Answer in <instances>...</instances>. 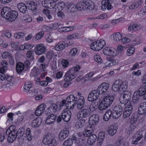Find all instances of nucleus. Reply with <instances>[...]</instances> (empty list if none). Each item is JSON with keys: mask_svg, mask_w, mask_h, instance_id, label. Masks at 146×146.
Masks as SVG:
<instances>
[{"mask_svg": "<svg viewBox=\"0 0 146 146\" xmlns=\"http://www.w3.org/2000/svg\"><path fill=\"white\" fill-rule=\"evenodd\" d=\"M33 47V46L32 45H30L27 43L25 44L22 45L21 47L20 48L21 50H31Z\"/></svg>", "mask_w": 146, "mask_h": 146, "instance_id": "48", "label": "nucleus"}, {"mask_svg": "<svg viewBox=\"0 0 146 146\" xmlns=\"http://www.w3.org/2000/svg\"><path fill=\"white\" fill-rule=\"evenodd\" d=\"M26 55L28 60L32 61L34 59V56L31 51H28Z\"/></svg>", "mask_w": 146, "mask_h": 146, "instance_id": "51", "label": "nucleus"}, {"mask_svg": "<svg viewBox=\"0 0 146 146\" xmlns=\"http://www.w3.org/2000/svg\"><path fill=\"white\" fill-rule=\"evenodd\" d=\"M124 106L122 104V105H117L114 108V110L115 111H116L119 114L121 115L122 114L123 111V106Z\"/></svg>", "mask_w": 146, "mask_h": 146, "instance_id": "43", "label": "nucleus"}, {"mask_svg": "<svg viewBox=\"0 0 146 146\" xmlns=\"http://www.w3.org/2000/svg\"><path fill=\"white\" fill-rule=\"evenodd\" d=\"M51 0H45L42 1V6L45 8H47L48 5L50 1H51Z\"/></svg>", "mask_w": 146, "mask_h": 146, "instance_id": "62", "label": "nucleus"}, {"mask_svg": "<svg viewBox=\"0 0 146 146\" xmlns=\"http://www.w3.org/2000/svg\"><path fill=\"white\" fill-rule=\"evenodd\" d=\"M78 98L76 97H75L73 95H70L68 96L66 100H63L60 104L61 106H66V104H71L74 102H76Z\"/></svg>", "mask_w": 146, "mask_h": 146, "instance_id": "7", "label": "nucleus"}, {"mask_svg": "<svg viewBox=\"0 0 146 146\" xmlns=\"http://www.w3.org/2000/svg\"><path fill=\"white\" fill-rule=\"evenodd\" d=\"M25 135L28 141L31 140L33 137L31 135V129L29 128H27L26 131Z\"/></svg>", "mask_w": 146, "mask_h": 146, "instance_id": "47", "label": "nucleus"}, {"mask_svg": "<svg viewBox=\"0 0 146 146\" xmlns=\"http://www.w3.org/2000/svg\"><path fill=\"white\" fill-rule=\"evenodd\" d=\"M84 1H82L79 2L76 5L78 10L80 11L86 10V9Z\"/></svg>", "mask_w": 146, "mask_h": 146, "instance_id": "34", "label": "nucleus"}, {"mask_svg": "<svg viewBox=\"0 0 146 146\" xmlns=\"http://www.w3.org/2000/svg\"><path fill=\"white\" fill-rule=\"evenodd\" d=\"M44 34V32L43 31H40V32L37 33L36 35V38L38 40L41 38Z\"/></svg>", "mask_w": 146, "mask_h": 146, "instance_id": "64", "label": "nucleus"}, {"mask_svg": "<svg viewBox=\"0 0 146 146\" xmlns=\"http://www.w3.org/2000/svg\"><path fill=\"white\" fill-rule=\"evenodd\" d=\"M16 131L17 132L16 133V137H18L19 139H23V137H24L25 135L24 130V128H20L18 130L16 129V127L15 126V131Z\"/></svg>", "mask_w": 146, "mask_h": 146, "instance_id": "27", "label": "nucleus"}, {"mask_svg": "<svg viewBox=\"0 0 146 146\" xmlns=\"http://www.w3.org/2000/svg\"><path fill=\"white\" fill-rule=\"evenodd\" d=\"M80 35L78 33H74L73 34L68 35L67 36L68 40H70L72 39H76L80 38Z\"/></svg>", "mask_w": 146, "mask_h": 146, "instance_id": "39", "label": "nucleus"}, {"mask_svg": "<svg viewBox=\"0 0 146 146\" xmlns=\"http://www.w3.org/2000/svg\"><path fill=\"white\" fill-rule=\"evenodd\" d=\"M42 120L40 117H37L32 121L31 125L33 127L36 128L39 127L42 123Z\"/></svg>", "mask_w": 146, "mask_h": 146, "instance_id": "25", "label": "nucleus"}, {"mask_svg": "<svg viewBox=\"0 0 146 146\" xmlns=\"http://www.w3.org/2000/svg\"><path fill=\"white\" fill-rule=\"evenodd\" d=\"M74 27H63L58 29V31L61 32L70 31L73 30Z\"/></svg>", "mask_w": 146, "mask_h": 146, "instance_id": "38", "label": "nucleus"}, {"mask_svg": "<svg viewBox=\"0 0 146 146\" xmlns=\"http://www.w3.org/2000/svg\"><path fill=\"white\" fill-rule=\"evenodd\" d=\"M123 82L120 80H116L112 86V89L114 92H121L125 91L127 86L123 85Z\"/></svg>", "mask_w": 146, "mask_h": 146, "instance_id": "3", "label": "nucleus"}, {"mask_svg": "<svg viewBox=\"0 0 146 146\" xmlns=\"http://www.w3.org/2000/svg\"><path fill=\"white\" fill-rule=\"evenodd\" d=\"M133 110V107L131 103L128 104L123 110V117L125 118L129 117L131 115Z\"/></svg>", "mask_w": 146, "mask_h": 146, "instance_id": "12", "label": "nucleus"}, {"mask_svg": "<svg viewBox=\"0 0 146 146\" xmlns=\"http://www.w3.org/2000/svg\"><path fill=\"white\" fill-rule=\"evenodd\" d=\"M58 8L59 9L62 10L65 7V4L64 2H61L58 3Z\"/></svg>", "mask_w": 146, "mask_h": 146, "instance_id": "63", "label": "nucleus"}, {"mask_svg": "<svg viewBox=\"0 0 146 146\" xmlns=\"http://www.w3.org/2000/svg\"><path fill=\"white\" fill-rule=\"evenodd\" d=\"M46 115L48 117H46L45 122L46 124L50 125L54 123L56 120V115L53 114L49 113L47 115V113H45Z\"/></svg>", "mask_w": 146, "mask_h": 146, "instance_id": "15", "label": "nucleus"}, {"mask_svg": "<svg viewBox=\"0 0 146 146\" xmlns=\"http://www.w3.org/2000/svg\"><path fill=\"white\" fill-rule=\"evenodd\" d=\"M66 44L64 41L59 42L55 47V49L58 51H60L64 49L66 46Z\"/></svg>", "mask_w": 146, "mask_h": 146, "instance_id": "30", "label": "nucleus"}, {"mask_svg": "<svg viewBox=\"0 0 146 146\" xmlns=\"http://www.w3.org/2000/svg\"><path fill=\"white\" fill-rule=\"evenodd\" d=\"M137 91L140 95L144 96L146 94V84L143 83L141 84Z\"/></svg>", "mask_w": 146, "mask_h": 146, "instance_id": "24", "label": "nucleus"}, {"mask_svg": "<svg viewBox=\"0 0 146 146\" xmlns=\"http://www.w3.org/2000/svg\"><path fill=\"white\" fill-rule=\"evenodd\" d=\"M86 9L92 10L94 8V4L93 2L91 0H84Z\"/></svg>", "mask_w": 146, "mask_h": 146, "instance_id": "26", "label": "nucleus"}, {"mask_svg": "<svg viewBox=\"0 0 146 146\" xmlns=\"http://www.w3.org/2000/svg\"><path fill=\"white\" fill-rule=\"evenodd\" d=\"M97 138L96 135L94 134H92L89 137L88 141L90 143L92 144L95 141Z\"/></svg>", "mask_w": 146, "mask_h": 146, "instance_id": "45", "label": "nucleus"}, {"mask_svg": "<svg viewBox=\"0 0 146 146\" xmlns=\"http://www.w3.org/2000/svg\"><path fill=\"white\" fill-rule=\"evenodd\" d=\"M99 121V117L96 114H94L90 117L89 119V123L90 125H89V127L91 128V125H96Z\"/></svg>", "mask_w": 146, "mask_h": 146, "instance_id": "16", "label": "nucleus"}, {"mask_svg": "<svg viewBox=\"0 0 146 146\" xmlns=\"http://www.w3.org/2000/svg\"><path fill=\"white\" fill-rule=\"evenodd\" d=\"M142 3L141 0H138L130 5L129 6V8L132 10L137 9L141 5Z\"/></svg>", "mask_w": 146, "mask_h": 146, "instance_id": "37", "label": "nucleus"}, {"mask_svg": "<svg viewBox=\"0 0 146 146\" xmlns=\"http://www.w3.org/2000/svg\"><path fill=\"white\" fill-rule=\"evenodd\" d=\"M111 116H112L113 118L114 119L118 118L121 115L119 114L116 111H115V110H113L112 111Z\"/></svg>", "mask_w": 146, "mask_h": 146, "instance_id": "54", "label": "nucleus"}, {"mask_svg": "<svg viewBox=\"0 0 146 146\" xmlns=\"http://www.w3.org/2000/svg\"><path fill=\"white\" fill-rule=\"evenodd\" d=\"M98 41L93 42L91 44V48L94 50L98 51L102 49L101 48V45L99 44Z\"/></svg>", "mask_w": 146, "mask_h": 146, "instance_id": "33", "label": "nucleus"}, {"mask_svg": "<svg viewBox=\"0 0 146 146\" xmlns=\"http://www.w3.org/2000/svg\"><path fill=\"white\" fill-rule=\"evenodd\" d=\"M112 111L110 109L107 110L104 114L103 120L106 121H108L111 116Z\"/></svg>", "mask_w": 146, "mask_h": 146, "instance_id": "36", "label": "nucleus"}, {"mask_svg": "<svg viewBox=\"0 0 146 146\" xmlns=\"http://www.w3.org/2000/svg\"><path fill=\"white\" fill-rule=\"evenodd\" d=\"M109 87V84L106 83H103L100 85L96 91L98 94H102L106 92Z\"/></svg>", "mask_w": 146, "mask_h": 146, "instance_id": "10", "label": "nucleus"}, {"mask_svg": "<svg viewBox=\"0 0 146 146\" xmlns=\"http://www.w3.org/2000/svg\"><path fill=\"white\" fill-rule=\"evenodd\" d=\"M107 63H108L107 66H111L114 65L116 64V62L113 59H110V60L108 61Z\"/></svg>", "mask_w": 146, "mask_h": 146, "instance_id": "59", "label": "nucleus"}, {"mask_svg": "<svg viewBox=\"0 0 146 146\" xmlns=\"http://www.w3.org/2000/svg\"><path fill=\"white\" fill-rule=\"evenodd\" d=\"M103 52L105 55L112 56H115L117 54L116 50H112L108 47H105L103 50Z\"/></svg>", "mask_w": 146, "mask_h": 146, "instance_id": "21", "label": "nucleus"}, {"mask_svg": "<svg viewBox=\"0 0 146 146\" xmlns=\"http://www.w3.org/2000/svg\"><path fill=\"white\" fill-rule=\"evenodd\" d=\"M45 105L44 104H41L38 106L35 111V114L37 116L41 115L43 113L45 108L44 107Z\"/></svg>", "mask_w": 146, "mask_h": 146, "instance_id": "23", "label": "nucleus"}, {"mask_svg": "<svg viewBox=\"0 0 146 146\" xmlns=\"http://www.w3.org/2000/svg\"><path fill=\"white\" fill-rule=\"evenodd\" d=\"M137 119V116L132 115L130 119V123L131 124H135Z\"/></svg>", "mask_w": 146, "mask_h": 146, "instance_id": "55", "label": "nucleus"}, {"mask_svg": "<svg viewBox=\"0 0 146 146\" xmlns=\"http://www.w3.org/2000/svg\"><path fill=\"white\" fill-rule=\"evenodd\" d=\"M135 50V49L134 47H131L129 48L126 52L127 55L129 56H131L134 53Z\"/></svg>", "mask_w": 146, "mask_h": 146, "instance_id": "52", "label": "nucleus"}, {"mask_svg": "<svg viewBox=\"0 0 146 146\" xmlns=\"http://www.w3.org/2000/svg\"><path fill=\"white\" fill-rule=\"evenodd\" d=\"M117 129V127L115 125L110 126L108 130V134L111 136H113L116 133Z\"/></svg>", "mask_w": 146, "mask_h": 146, "instance_id": "28", "label": "nucleus"}, {"mask_svg": "<svg viewBox=\"0 0 146 146\" xmlns=\"http://www.w3.org/2000/svg\"><path fill=\"white\" fill-rule=\"evenodd\" d=\"M57 105L55 104H51L46 109L45 113H47V115L49 113L53 114L57 111L58 109Z\"/></svg>", "mask_w": 146, "mask_h": 146, "instance_id": "17", "label": "nucleus"}, {"mask_svg": "<svg viewBox=\"0 0 146 146\" xmlns=\"http://www.w3.org/2000/svg\"><path fill=\"white\" fill-rule=\"evenodd\" d=\"M52 135L50 133L45 135L42 139V142L45 145H48L49 146H56L57 144Z\"/></svg>", "mask_w": 146, "mask_h": 146, "instance_id": "5", "label": "nucleus"}, {"mask_svg": "<svg viewBox=\"0 0 146 146\" xmlns=\"http://www.w3.org/2000/svg\"><path fill=\"white\" fill-rule=\"evenodd\" d=\"M1 14L2 17L11 22L15 20L18 16V12L15 10H12L8 7H4L1 10Z\"/></svg>", "mask_w": 146, "mask_h": 146, "instance_id": "1", "label": "nucleus"}, {"mask_svg": "<svg viewBox=\"0 0 146 146\" xmlns=\"http://www.w3.org/2000/svg\"><path fill=\"white\" fill-rule=\"evenodd\" d=\"M99 95L96 91V90H92L88 94V100L90 102L96 101V100L99 97Z\"/></svg>", "mask_w": 146, "mask_h": 146, "instance_id": "18", "label": "nucleus"}, {"mask_svg": "<svg viewBox=\"0 0 146 146\" xmlns=\"http://www.w3.org/2000/svg\"><path fill=\"white\" fill-rule=\"evenodd\" d=\"M54 54L53 51L52 50H50L47 53L46 57L49 60L51 59Z\"/></svg>", "mask_w": 146, "mask_h": 146, "instance_id": "58", "label": "nucleus"}, {"mask_svg": "<svg viewBox=\"0 0 146 146\" xmlns=\"http://www.w3.org/2000/svg\"><path fill=\"white\" fill-rule=\"evenodd\" d=\"M73 141L71 139H69L64 141L62 145L65 146H71L73 144Z\"/></svg>", "mask_w": 146, "mask_h": 146, "instance_id": "50", "label": "nucleus"}, {"mask_svg": "<svg viewBox=\"0 0 146 146\" xmlns=\"http://www.w3.org/2000/svg\"><path fill=\"white\" fill-rule=\"evenodd\" d=\"M123 137H118L117 140L116 141L115 145L116 146H119L123 142Z\"/></svg>", "mask_w": 146, "mask_h": 146, "instance_id": "56", "label": "nucleus"}, {"mask_svg": "<svg viewBox=\"0 0 146 146\" xmlns=\"http://www.w3.org/2000/svg\"><path fill=\"white\" fill-rule=\"evenodd\" d=\"M85 120L82 119L76 123V127L77 129L83 127L85 125Z\"/></svg>", "mask_w": 146, "mask_h": 146, "instance_id": "42", "label": "nucleus"}, {"mask_svg": "<svg viewBox=\"0 0 146 146\" xmlns=\"http://www.w3.org/2000/svg\"><path fill=\"white\" fill-rule=\"evenodd\" d=\"M67 9L71 13H73L78 10L76 5L73 3L68 4L67 6Z\"/></svg>", "mask_w": 146, "mask_h": 146, "instance_id": "35", "label": "nucleus"}, {"mask_svg": "<svg viewBox=\"0 0 146 146\" xmlns=\"http://www.w3.org/2000/svg\"><path fill=\"white\" fill-rule=\"evenodd\" d=\"M15 126H11L6 131V135H8L7 141L9 143H12L15 140L17 137L16 133L17 132L15 131Z\"/></svg>", "mask_w": 146, "mask_h": 146, "instance_id": "4", "label": "nucleus"}, {"mask_svg": "<svg viewBox=\"0 0 146 146\" xmlns=\"http://www.w3.org/2000/svg\"><path fill=\"white\" fill-rule=\"evenodd\" d=\"M93 102H92L91 104L90 105V106L89 107V109H90L91 111H94L98 108L99 110V106L100 105V102H99V103H98V101H95Z\"/></svg>", "mask_w": 146, "mask_h": 146, "instance_id": "29", "label": "nucleus"}, {"mask_svg": "<svg viewBox=\"0 0 146 146\" xmlns=\"http://www.w3.org/2000/svg\"><path fill=\"white\" fill-rule=\"evenodd\" d=\"M77 101L76 102L77 104V108L78 110H82V109L84 108L85 99L83 96H80L78 98V99L77 100Z\"/></svg>", "mask_w": 146, "mask_h": 146, "instance_id": "22", "label": "nucleus"}, {"mask_svg": "<svg viewBox=\"0 0 146 146\" xmlns=\"http://www.w3.org/2000/svg\"><path fill=\"white\" fill-rule=\"evenodd\" d=\"M11 54L8 52H3L1 55L2 58L3 59H5L7 58H9L11 56Z\"/></svg>", "mask_w": 146, "mask_h": 146, "instance_id": "60", "label": "nucleus"}, {"mask_svg": "<svg viewBox=\"0 0 146 146\" xmlns=\"http://www.w3.org/2000/svg\"><path fill=\"white\" fill-rule=\"evenodd\" d=\"M17 7L21 12L23 14L26 13L27 9V7L25 4L23 3H20L17 5Z\"/></svg>", "mask_w": 146, "mask_h": 146, "instance_id": "31", "label": "nucleus"}, {"mask_svg": "<svg viewBox=\"0 0 146 146\" xmlns=\"http://www.w3.org/2000/svg\"><path fill=\"white\" fill-rule=\"evenodd\" d=\"M131 94L129 92H125L123 94L122 98L119 99L120 103L124 105H126V104L130 102V99L131 97Z\"/></svg>", "mask_w": 146, "mask_h": 146, "instance_id": "8", "label": "nucleus"}, {"mask_svg": "<svg viewBox=\"0 0 146 146\" xmlns=\"http://www.w3.org/2000/svg\"><path fill=\"white\" fill-rule=\"evenodd\" d=\"M62 116L64 121L65 122H68L70 119L72 115L70 111L68 109H65L62 112Z\"/></svg>", "mask_w": 146, "mask_h": 146, "instance_id": "11", "label": "nucleus"}, {"mask_svg": "<svg viewBox=\"0 0 146 146\" xmlns=\"http://www.w3.org/2000/svg\"><path fill=\"white\" fill-rule=\"evenodd\" d=\"M69 133V129L66 128L62 130L60 132L59 138L60 140L63 141L67 137Z\"/></svg>", "mask_w": 146, "mask_h": 146, "instance_id": "20", "label": "nucleus"}, {"mask_svg": "<svg viewBox=\"0 0 146 146\" xmlns=\"http://www.w3.org/2000/svg\"><path fill=\"white\" fill-rule=\"evenodd\" d=\"M74 70L71 68L66 73L65 76L66 77L64 79V81L72 80L76 76V74Z\"/></svg>", "mask_w": 146, "mask_h": 146, "instance_id": "14", "label": "nucleus"}, {"mask_svg": "<svg viewBox=\"0 0 146 146\" xmlns=\"http://www.w3.org/2000/svg\"><path fill=\"white\" fill-rule=\"evenodd\" d=\"M25 35L23 32H18L14 34V37L16 38L19 39L24 36Z\"/></svg>", "mask_w": 146, "mask_h": 146, "instance_id": "53", "label": "nucleus"}, {"mask_svg": "<svg viewBox=\"0 0 146 146\" xmlns=\"http://www.w3.org/2000/svg\"><path fill=\"white\" fill-rule=\"evenodd\" d=\"M24 68L23 63L20 62L17 64L16 69L17 72H21L24 70Z\"/></svg>", "mask_w": 146, "mask_h": 146, "instance_id": "40", "label": "nucleus"}, {"mask_svg": "<svg viewBox=\"0 0 146 146\" xmlns=\"http://www.w3.org/2000/svg\"><path fill=\"white\" fill-rule=\"evenodd\" d=\"M138 113L139 115L143 114L146 116V102L141 103L138 108Z\"/></svg>", "mask_w": 146, "mask_h": 146, "instance_id": "19", "label": "nucleus"}, {"mask_svg": "<svg viewBox=\"0 0 146 146\" xmlns=\"http://www.w3.org/2000/svg\"><path fill=\"white\" fill-rule=\"evenodd\" d=\"M105 135V133L104 132H100L99 133L98 139L100 143H102L104 140Z\"/></svg>", "mask_w": 146, "mask_h": 146, "instance_id": "46", "label": "nucleus"}, {"mask_svg": "<svg viewBox=\"0 0 146 146\" xmlns=\"http://www.w3.org/2000/svg\"><path fill=\"white\" fill-rule=\"evenodd\" d=\"M32 86V84L30 82L26 83L24 86L23 91L27 93Z\"/></svg>", "mask_w": 146, "mask_h": 146, "instance_id": "44", "label": "nucleus"}, {"mask_svg": "<svg viewBox=\"0 0 146 146\" xmlns=\"http://www.w3.org/2000/svg\"><path fill=\"white\" fill-rule=\"evenodd\" d=\"M94 60L99 64L102 63V62L100 56L98 55H95L94 56Z\"/></svg>", "mask_w": 146, "mask_h": 146, "instance_id": "57", "label": "nucleus"}, {"mask_svg": "<svg viewBox=\"0 0 146 146\" xmlns=\"http://www.w3.org/2000/svg\"><path fill=\"white\" fill-rule=\"evenodd\" d=\"M136 127L135 124H131L128 128L127 131V133L129 135L131 134Z\"/></svg>", "mask_w": 146, "mask_h": 146, "instance_id": "49", "label": "nucleus"}, {"mask_svg": "<svg viewBox=\"0 0 146 146\" xmlns=\"http://www.w3.org/2000/svg\"><path fill=\"white\" fill-rule=\"evenodd\" d=\"M112 2L111 0H105L102 1L101 3L102 5L101 6L102 10L105 11L106 9L108 10H111L113 7L111 5Z\"/></svg>", "mask_w": 146, "mask_h": 146, "instance_id": "13", "label": "nucleus"}, {"mask_svg": "<svg viewBox=\"0 0 146 146\" xmlns=\"http://www.w3.org/2000/svg\"><path fill=\"white\" fill-rule=\"evenodd\" d=\"M46 51V47L42 44H37L35 47V52L36 55H41Z\"/></svg>", "mask_w": 146, "mask_h": 146, "instance_id": "9", "label": "nucleus"}, {"mask_svg": "<svg viewBox=\"0 0 146 146\" xmlns=\"http://www.w3.org/2000/svg\"><path fill=\"white\" fill-rule=\"evenodd\" d=\"M114 99L112 95H108L105 96L100 103L99 110L102 111L106 110L110 106Z\"/></svg>", "mask_w": 146, "mask_h": 146, "instance_id": "2", "label": "nucleus"}, {"mask_svg": "<svg viewBox=\"0 0 146 146\" xmlns=\"http://www.w3.org/2000/svg\"><path fill=\"white\" fill-rule=\"evenodd\" d=\"M91 111L88 106H85L84 108L78 112L77 117L78 118H87L90 115Z\"/></svg>", "mask_w": 146, "mask_h": 146, "instance_id": "6", "label": "nucleus"}, {"mask_svg": "<svg viewBox=\"0 0 146 146\" xmlns=\"http://www.w3.org/2000/svg\"><path fill=\"white\" fill-rule=\"evenodd\" d=\"M122 35L119 32H117L114 34L113 35V40L116 41H119L121 40Z\"/></svg>", "mask_w": 146, "mask_h": 146, "instance_id": "41", "label": "nucleus"}, {"mask_svg": "<svg viewBox=\"0 0 146 146\" xmlns=\"http://www.w3.org/2000/svg\"><path fill=\"white\" fill-rule=\"evenodd\" d=\"M29 9L31 11H35L37 8V4L33 1H28L27 4Z\"/></svg>", "mask_w": 146, "mask_h": 146, "instance_id": "32", "label": "nucleus"}, {"mask_svg": "<svg viewBox=\"0 0 146 146\" xmlns=\"http://www.w3.org/2000/svg\"><path fill=\"white\" fill-rule=\"evenodd\" d=\"M92 132L90 130H85L83 132V133L84 137H89L92 134Z\"/></svg>", "mask_w": 146, "mask_h": 146, "instance_id": "61", "label": "nucleus"}]
</instances>
